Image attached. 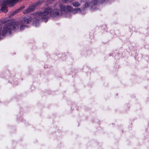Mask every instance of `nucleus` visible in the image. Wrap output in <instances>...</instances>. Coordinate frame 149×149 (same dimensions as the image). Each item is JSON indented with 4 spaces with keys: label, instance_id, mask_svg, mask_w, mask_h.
<instances>
[{
    "label": "nucleus",
    "instance_id": "f257e3e1",
    "mask_svg": "<svg viewBox=\"0 0 149 149\" xmlns=\"http://www.w3.org/2000/svg\"><path fill=\"white\" fill-rule=\"evenodd\" d=\"M59 8L61 10L57 8L52 9V8L48 7L45 9L43 12H39L38 14L40 16L47 15L49 13L50 16L52 17H58L61 16L62 14V12L69 13L72 10L71 7L69 6H65L60 4Z\"/></svg>",
    "mask_w": 149,
    "mask_h": 149
},
{
    "label": "nucleus",
    "instance_id": "f03ea898",
    "mask_svg": "<svg viewBox=\"0 0 149 149\" xmlns=\"http://www.w3.org/2000/svg\"><path fill=\"white\" fill-rule=\"evenodd\" d=\"M20 25L17 22H12L5 24L3 26L2 31V36H5L7 33H9L11 32V30H15L17 29Z\"/></svg>",
    "mask_w": 149,
    "mask_h": 149
},
{
    "label": "nucleus",
    "instance_id": "7ed1b4c3",
    "mask_svg": "<svg viewBox=\"0 0 149 149\" xmlns=\"http://www.w3.org/2000/svg\"><path fill=\"white\" fill-rule=\"evenodd\" d=\"M43 3V1H40L36 2L35 3L34 6H29L27 9L25 11H24V13L27 14L29 13L34 11L36 6L40 5L41 4Z\"/></svg>",
    "mask_w": 149,
    "mask_h": 149
},
{
    "label": "nucleus",
    "instance_id": "20e7f679",
    "mask_svg": "<svg viewBox=\"0 0 149 149\" xmlns=\"http://www.w3.org/2000/svg\"><path fill=\"white\" fill-rule=\"evenodd\" d=\"M8 5H9L6 0H5L1 4V10L3 12L7 13L8 11V10H7L6 6Z\"/></svg>",
    "mask_w": 149,
    "mask_h": 149
},
{
    "label": "nucleus",
    "instance_id": "39448f33",
    "mask_svg": "<svg viewBox=\"0 0 149 149\" xmlns=\"http://www.w3.org/2000/svg\"><path fill=\"white\" fill-rule=\"evenodd\" d=\"M109 0H92V1L95 5L97 4H101L108 1Z\"/></svg>",
    "mask_w": 149,
    "mask_h": 149
},
{
    "label": "nucleus",
    "instance_id": "423d86ee",
    "mask_svg": "<svg viewBox=\"0 0 149 149\" xmlns=\"http://www.w3.org/2000/svg\"><path fill=\"white\" fill-rule=\"evenodd\" d=\"M9 5H10L12 7L13 6L15 5L19 1H21L22 0H6Z\"/></svg>",
    "mask_w": 149,
    "mask_h": 149
},
{
    "label": "nucleus",
    "instance_id": "0eeeda50",
    "mask_svg": "<svg viewBox=\"0 0 149 149\" xmlns=\"http://www.w3.org/2000/svg\"><path fill=\"white\" fill-rule=\"evenodd\" d=\"M22 22L25 24H27L31 21L30 19L28 18L27 17H24L22 18L21 20Z\"/></svg>",
    "mask_w": 149,
    "mask_h": 149
},
{
    "label": "nucleus",
    "instance_id": "6e6552de",
    "mask_svg": "<svg viewBox=\"0 0 149 149\" xmlns=\"http://www.w3.org/2000/svg\"><path fill=\"white\" fill-rule=\"evenodd\" d=\"M91 2L90 1H87L85 3V6L84 7L81 8L82 10H85L86 9L88 8L91 3Z\"/></svg>",
    "mask_w": 149,
    "mask_h": 149
},
{
    "label": "nucleus",
    "instance_id": "1a4fd4ad",
    "mask_svg": "<svg viewBox=\"0 0 149 149\" xmlns=\"http://www.w3.org/2000/svg\"><path fill=\"white\" fill-rule=\"evenodd\" d=\"M73 5L75 7H77L80 6V4L78 2L74 1L72 3Z\"/></svg>",
    "mask_w": 149,
    "mask_h": 149
},
{
    "label": "nucleus",
    "instance_id": "9d476101",
    "mask_svg": "<svg viewBox=\"0 0 149 149\" xmlns=\"http://www.w3.org/2000/svg\"><path fill=\"white\" fill-rule=\"evenodd\" d=\"M46 16H42L43 17L41 18L42 21H44L45 22H47L48 20V18Z\"/></svg>",
    "mask_w": 149,
    "mask_h": 149
},
{
    "label": "nucleus",
    "instance_id": "9b49d317",
    "mask_svg": "<svg viewBox=\"0 0 149 149\" xmlns=\"http://www.w3.org/2000/svg\"><path fill=\"white\" fill-rule=\"evenodd\" d=\"M39 21L38 19H36L33 21V25L36 26L39 24Z\"/></svg>",
    "mask_w": 149,
    "mask_h": 149
},
{
    "label": "nucleus",
    "instance_id": "f8f14e48",
    "mask_svg": "<svg viewBox=\"0 0 149 149\" xmlns=\"http://www.w3.org/2000/svg\"><path fill=\"white\" fill-rule=\"evenodd\" d=\"M26 27V26L22 24L20 26V30L21 31L23 30Z\"/></svg>",
    "mask_w": 149,
    "mask_h": 149
},
{
    "label": "nucleus",
    "instance_id": "ddd939ff",
    "mask_svg": "<svg viewBox=\"0 0 149 149\" xmlns=\"http://www.w3.org/2000/svg\"><path fill=\"white\" fill-rule=\"evenodd\" d=\"M71 8H72V10L71 12L72 11V13H73L75 14L77 13V11L76 10H75V8L72 10V7H71ZM71 12H70V13Z\"/></svg>",
    "mask_w": 149,
    "mask_h": 149
},
{
    "label": "nucleus",
    "instance_id": "4468645a",
    "mask_svg": "<svg viewBox=\"0 0 149 149\" xmlns=\"http://www.w3.org/2000/svg\"><path fill=\"white\" fill-rule=\"evenodd\" d=\"M71 0H62V1L63 2L65 3H68L71 1Z\"/></svg>",
    "mask_w": 149,
    "mask_h": 149
},
{
    "label": "nucleus",
    "instance_id": "2eb2a0df",
    "mask_svg": "<svg viewBox=\"0 0 149 149\" xmlns=\"http://www.w3.org/2000/svg\"><path fill=\"white\" fill-rule=\"evenodd\" d=\"M75 10H76L77 12L78 11L80 12L81 11V10L80 8H75Z\"/></svg>",
    "mask_w": 149,
    "mask_h": 149
},
{
    "label": "nucleus",
    "instance_id": "dca6fc26",
    "mask_svg": "<svg viewBox=\"0 0 149 149\" xmlns=\"http://www.w3.org/2000/svg\"><path fill=\"white\" fill-rule=\"evenodd\" d=\"M21 8H20L18 10V11H19Z\"/></svg>",
    "mask_w": 149,
    "mask_h": 149
},
{
    "label": "nucleus",
    "instance_id": "f3484780",
    "mask_svg": "<svg viewBox=\"0 0 149 149\" xmlns=\"http://www.w3.org/2000/svg\"><path fill=\"white\" fill-rule=\"evenodd\" d=\"M16 11H15L14 13L15 14V13H16Z\"/></svg>",
    "mask_w": 149,
    "mask_h": 149
},
{
    "label": "nucleus",
    "instance_id": "a211bd4d",
    "mask_svg": "<svg viewBox=\"0 0 149 149\" xmlns=\"http://www.w3.org/2000/svg\"><path fill=\"white\" fill-rule=\"evenodd\" d=\"M24 8V7H22V9H23Z\"/></svg>",
    "mask_w": 149,
    "mask_h": 149
}]
</instances>
